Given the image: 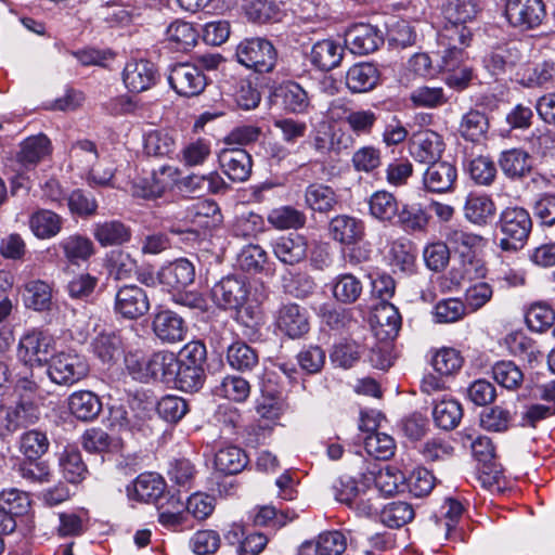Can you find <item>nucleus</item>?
<instances>
[{
	"label": "nucleus",
	"instance_id": "obj_1",
	"mask_svg": "<svg viewBox=\"0 0 555 555\" xmlns=\"http://www.w3.org/2000/svg\"><path fill=\"white\" fill-rule=\"evenodd\" d=\"M249 289L243 278L229 275L220 280L211 288L214 301L223 309H233L237 320L249 325L248 321L255 319L253 307L246 305Z\"/></svg>",
	"mask_w": 555,
	"mask_h": 555
},
{
	"label": "nucleus",
	"instance_id": "obj_2",
	"mask_svg": "<svg viewBox=\"0 0 555 555\" xmlns=\"http://www.w3.org/2000/svg\"><path fill=\"white\" fill-rule=\"evenodd\" d=\"M532 219L529 211L519 206L505 207L499 217V229L502 234L499 246L504 251L521 249L531 233Z\"/></svg>",
	"mask_w": 555,
	"mask_h": 555
},
{
	"label": "nucleus",
	"instance_id": "obj_3",
	"mask_svg": "<svg viewBox=\"0 0 555 555\" xmlns=\"http://www.w3.org/2000/svg\"><path fill=\"white\" fill-rule=\"evenodd\" d=\"M238 63L257 73L271 72L276 63V51L271 41L261 37L242 40L235 51Z\"/></svg>",
	"mask_w": 555,
	"mask_h": 555
},
{
	"label": "nucleus",
	"instance_id": "obj_4",
	"mask_svg": "<svg viewBox=\"0 0 555 555\" xmlns=\"http://www.w3.org/2000/svg\"><path fill=\"white\" fill-rule=\"evenodd\" d=\"M168 83L180 96L192 98L199 95L207 86L203 70L192 63H176L169 66Z\"/></svg>",
	"mask_w": 555,
	"mask_h": 555
},
{
	"label": "nucleus",
	"instance_id": "obj_5",
	"mask_svg": "<svg viewBox=\"0 0 555 555\" xmlns=\"http://www.w3.org/2000/svg\"><path fill=\"white\" fill-rule=\"evenodd\" d=\"M88 372V363L76 353H57L51 358L48 367L50 379L62 386H72L78 383L87 376Z\"/></svg>",
	"mask_w": 555,
	"mask_h": 555
},
{
	"label": "nucleus",
	"instance_id": "obj_6",
	"mask_svg": "<svg viewBox=\"0 0 555 555\" xmlns=\"http://www.w3.org/2000/svg\"><path fill=\"white\" fill-rule=\"evenodd\" d=\"M545 15V5L542 0H505L504 2L506 21L511 26L522 30L538 27Z\"/></svg>",
	"mask_w": 555,
	"mask_h": 555
},
{
	"label": "nucleus",
	"instance_id": "obj_7",
	"mask_svg": "<svg viewBox=\"0 0 555 555\" xmlns=\"http://www.w3.org/2000/svg\"><path fill=\"white\" fill-rule=\"evenodd\" d=\"M470 40L472 31L466 24H452L444 22V25L438 35L441 60H447L449 62L452 60H465V48L469 46ZM453 64L454 63H449V65Z\"/></svg>",
	"mask_w": 555,
	"mask_h": 555
},
{
	"label": "nucleus",
	"instance_id": "obj_8",
	"mask_svg": "<svg viewBox=\"0 0 555 555\" xmlns=\"http://www.w3.org/2000/svg\"><path fill=\"white\" fill-rule=\"evenodd\" d=\"M114 310L125 319L141 318L150 310L149 296L135 284L124 285L116 292Z\"/></svg>",
	"mask_w": 555,
	"mask_h": 555
},
{
	"label": "nucleus",
	"instance_id": "obj_9",
	"mask_svg": "<svg viewBox=\"0 0 555 555\" xmlns=\"http://www.w3.org/2000/svg\"><path fill=\"white\" fill-rule=\"evenodd\" d=\"M443 150L444 143L441 135L429 129L414 133L410 140V153L420 163L439 162Z\"/></svg>",
	"mask_w": 555,
	"mask_h": 555
},
{
	"label": "nucleus",
	"instance_id": "obj_10",
	"mask_svg": "<svg viewBox=\"0 0 555 555\" xmlns=\"http://www.w3.org/2000/svg\"><path fill=\"white\" fill-rule=\"evenodd\" d=\"M457 179V170L454 165L448 162L429 164L423 173V188L425 191L435 194L449 193L454 190Z\"/></svg>",
	"mask_w": 555,
	"mask_h": 555
},
{
	"label": "nucleus",
	"instance_id": "obj_11",
	"mask_svg": "<svg viewBox=\"0 0 555 555\" xmlns=\"http://www.w3.org/2000/svg\"><path fill=\"white\" fill-rule=\"evenodd\" d=\"M384 42L378 29L370 24H356L345 34V46L353 54L364 55L378 49Z\"/></svg>",
	"mask_w": 555,
	"mask_h": 555
},
{
	"label": "nucleus",
	"instance_id": "obj_12",
	"mask_svg": "<svg viewBox=\"0 0 555 555\" xmlns=\"http://www.w3.org/2000/svg\"><path fill=\"white\" fill-rule=\"evenodd\" d=\"M51 352V337L43 332L33 331L25 334L18 344L17 357L25 364L41 365Z\"/></svg>",
	"mask_w": 555,
	"mask_h": 555
},
{
	"label": "nucleus",
	"instance_id": "obj_13",
	"mask_svg": "<svg viewBox=\"0 0 555 555\" xmlns=\"http://www.w3.org/2000/svg\"><path fill=\"white\" fill-rule=\"evenodd\" d=\"M122 79L129 91L139 93L149 90L156 83L158 72L154 63L150 61H129L124 68Z\"/></svg>",
	"mask_w": 555,
	"mask_h": 555
},
{
	"label": "nucleus",
	"instance_id": "obj_14",
	"mask_svg": "<svg viewBox=\"0 0 555 555\" xmlns=\"http://www.w3.org/2000/svg\"><path fill=\"white\" fill-rule=\"evenodd\" d=\"M176 170L169 166H163L154 171L150 178H143L134 182L132 193L137 197L155 199L169 190L176 178Z\"/></svg>",
	"mask_w": 555,
	"mask_h": 555
},
{
	"label": "nucleus",
	"instance_id": "obj_15",
	"mask_svg": "<svg viewBox=\"0 0 555 555\" xmlns=\"http://www.w3.org/2000/svg\"><path fill=\"white\" fill-rule=\"evenodd\" d=\"M222 172L233 182H245L251 175V156L243 149H225L219 154Z\"/></svg>",
	"mask_w": 555,
	"mask_h": 555
},
{
	"label": "nucleus",
	"instance_id": "obj_16",
	"mask_svg": "<svg viewBox=\"0 0 555 555\" xmlns=\"http://www.w3.org/2000/svg\"><path fill=\"white\" fill-rule=\"evenodd\" d=\"M276 325L288 337L300 338L310 328L307 310L297 304L283 305L278 312Z\"/></svg>",
	"mask_w": 555,
	"mask_h": 555
},
{
	"label": "nucleus",
	"instance_id": "obj_17",
	"mask_svg": "<svg viewBox=\"0 0 555 555\" xmlns=\"http://www.w3.org/2000/svg\"><path fill=\"white\" fill-rule=\"evenodd\" d=\"M152 328L156 337L167 344L183 340L188 332L184 320L170 310L156 313L152 322Z\"/></svg>",
	"mask_w": 555,
	"mask_h": 555
},
{
	"label": "nucleus",
	"instance_id": "obj_18",
	"mask_svg": "<svg viewBox=\"0 0 555 555\" xmlns=\"http://www.w3.org/2000/svg\"><path fill=\"white\" fill-rule=\"evenodd\" d=\"M380 73L373 63L361 62L353 64L346 73L345 83L351 93H364L377 87Z\"/></svg>",
	"mask_w": 555,
	"mask_h": 555
},
{
	"label": "nucleus",
	"instance_id": "obj_19",
	"mask_svg": "<svg viewBox=\"0 0 555 555\" xmlns=\"http://www.w3.org/2000/svg\"><path fill=\"white\" fill-rule=\"evenodd\" d=\"M463 211L467 221L478 227H485L494 220L496 205L491 196L472 192L466 196Z\"/></svg>",
	"mask_w": 555,
	"mask_h": 555
},
{
	"label": "nucleus",
	"instance_id": "obj_20",
	"mask_svg": "<svg viewBox=\"0 0 555 555\" xmlns=\"http://www.w3.org/2000/svg\"><path fill=\"white\" fill-rule=\"evenodd\" d=\"M274 256L284 264L294 266L307 256L308 243L300 234L282 235L271 243Z\"/></svg>",
	"mask_w": 555,
	"mask_h": 555
},
{
	"label": "nucleus",
	"instance_id": "obj_21",
	"mask_svg": "<svg viewBox=\"0 0 555 555\" xmlns=\"http://www.w3.org/2000/svg\"><path fill=\"white\" fill-rule=\"evenodd\" d=\"M328 231L334 241L344 245H354L363 240L364 222L349 215H338L328 224Z\"/></svg>",
	"mask_w": 555,
	"mask_h": 555
},
{
	"label": "nucleus",
	"instance_id": "obj_22",
	"mask_svg": "<svg viewBox=\"0 0 555 555\" xmlns=\"http://www.w3.org/2000/svg\"><path fill=\"white\" fill-rule=\"evenodd\" d=\"M305 205L313 212L328 215L336 210L339 204V195L330 185L324 183H310L304 193Z\"/></svg>",
	"mask_w": 555,
	"mask_h": 555
},
{
	"label": "nucleus",
	"instance_id": "obj_23",
	"mask_svg": "<svg viewBox=\"0 0 555 555\" xmlns=\"http://www.w3.org/2000/svg\"><path fill=\"white\" fill-rule=\"evenodd\" d=\"M498 163L502 172L513 181L522 180L533 168L531 155L522 149L503 151Z\"/></svg>",
	"mask_w": 555,
	"mask_h": 555
},
{
	"label": "nucleus",
	"instance_id": "obj_24",
	"mask_svg": "<svg viewBox=\"0 0 555 555\" xmlns=\"http://www.w3.org/2000/svg\"><path fill=\"white\" fill-rule=\"evenodd\" d=\"M344 47L332 39L317 41L310 52L311 63L321 70H332L340 65Z\"/></svg>",
	"mask_w": 555,
	"mask_h": 555
},
{
	"label": "nucleus",
	"instance_id": "obj_25",
	"mask_svg": "<svg viewBox=\"0 0 555 555\" xmlns=\"http://www.w3.org/2000/svg\"><path fill=\"white\" fill-rule=\"evenodd\" d=\"M194 266L184 258L163 267L157 273L158 283L171 288L185 287L194 281Z\"/></svg>",
	"mask_w": 555,
	"mask_h": 555
},
{
	"label": "nucleus",
	"instance_id": "obj_26",
	"mask_svg": "<svg viewBox=\"0 0 555 555\" xmlns=\"http://www.w3.org/2000/svg\"><path fill=\"white\" fill-rule=\"evenodd\" d=\"M164 491V479L154 473L141 474L133 481L132 489L128 488L130 498L154 504H157Z\"/></svg>",
	"mask_w": 555,
	"mask_h": 555
},
{
	"label": "nucleus",
	"instance_id": "obj_27",
	"mask_svg": "<svg viewBox=\"0 0 555 555\" xmlns=\"http://www.w3.org/2000/svg\"><path fill=\"white\" fill-rule=\"evenodd\" d=\"M275 95L282 100L284 109L292 114H305L310 107L309 91L295 81H285L276 88Z\"/></svg>",
	"mask_w": 555,
	"mask_h": 555
},
{
	"label": "nucleus",
	"instance_id": "obj_28",
	"mask_svg": "<svg viewBox=\"0 0 555 555\" xmlns=\"http://www.w3.org/2000/svg\"><path fill=\"white\" fill-rule=\"evenodd\" d=\"M68 408L77 420L91 422L101 413L102 402L94 392L81 390L69 396Z\"/></svg>",
	"mask_w": 555,
	"mask_h": 555
},
{
	"label": "nucleus",
	"instance_id": "obj_29",
	"mask_svg": "<svg viewBox=\"0 0 555 555\" xmlns=\"http://www.w3.org/2000/svg\"><path fill=\"white\" fill-rule=\"evenodd\" d=\"M92 350L102 363H116L124 352L121 336L114 331H104L93 339Z\"/></svg>",
	"mask_w": 555,
	"mask_h": 555
},
{
	"label": "nucleus",
	"instance_id": "obj_30",
	"mask_svg": "<svg viewBox=\"0 0 555 555\" xmlns=\"http://www.w3.org/2000/svg\"><path fill=\"white\" fill-rule=\"evenodd\" d=\"M93 236L103 247L118 246L130 241L131 230L119 220H107L93 225Z\"/></svg>",
	"mask_w": 555,
	"mask_h": 555
},
{
	"label": "nucleus",
	"instance_id": "obj_31",
	"mask_svg": "<svg viewBox=\"0 0 555 555\" xmlns=\"http://www.w3.org/2000/svg\"><path fill=\"white\" fill-rule=\"evenodd\" d=\"M225 359L232 370L251 372L259 363L258 351L245 341L236 340L227 348Z\"/></svg>",
	"mask_w": 555,
	"mask_h": 555
},
{
	"label": "nucleus",
	"instance_id": "obj_32",
	"mask_svg": "<svg viewBox=\"0 0 555 555\" xmlns=\"http://www.w3.org/2000/svg\"><path fill=\"white\" fill-rule=\"evenodd\" d=\"M62 225V217L49 209H38L29 218L31 232L41 240L57 235Z\"/></svg>",
	"mask_w": 555,
	"mask_h": 555
},
{
	"label": "nucleus",
	"instance_id": "obj_33",
	"mask_svg": "<svg viewBox=\"0 0 555 555\" xmlns=\"http://www.w3.org/2000/svg\"><path fill=\"white\" fill-rule=\"evenodd\" d=\"M521 60L516 47L499 48L486 59V67L494 75L512 74Z\"/></svg>",
	"mask_w": 555,
	"mask_h": 555
},
{
	"label": "nucleus",
	"instance_id": "obj_34",
	"mask_svg": "<svg viewBox=\"0 0 555 555\" xmlns=\"http://www.w3.org/2000/svg\"><path fill=\"white\" fill-rule=\"evenodd\" d=\"M399 203L395 195L387 191H376L369 199V210L373 218L389 222L396 219L398 215Z\"/></svg>",
	"mask_w": 555,
	"mask_h": 555
},
{
	"label": "nucleus",
	"instance_id": "obj_35",
	"mask_svg": "<svg viewBox=\"0 0 555 555\" xmlns=\"http://www.w3.org/2000/svg\"><path fill=\"white\" fill-rule=\"evenodd\" d=\"M470 448L474 457L483 464V474L498 481L502 469L493 462L495 449L491 439L486 436H478L472 441Z\"/></svg>",
	"mask_w": 555,
	"mask_h": 555
},
{
	"label": "nucleus",
	"instance_id": "obj_36",
	"mask_svg": "<svg viewBox=\"0 0 555 555\" xmlns=\"http://www.w3.org/2000/svg\"><path fill=\"white\" fill-rule=\"evenodd\" d=\"M489 129V120L485 113L470 109L465 113L460 121L459 132L467 141H481Z\"/></svg>",
	"mask_w": 555,
	"mask_h": 555
},
{
	"label": "nucleus",
	"instance_id": "obj_37",
	"mask_svg": "<svg viewBox=\"0 0 555 555\" xmlns=\"http://www.w3.org/2000/svg\"><path fill=\"white\" fill-rule=\"evenodd\" d=\"M65 258L73 264L87 261L94 254L92 241L86 236L74 234L60 242Z\"/></svg>",
	"mask_w": 555,
	"mask_h": 555
},
{
	"label": "nucleus",
	"instance_id": "obj_38",
	"mask_svg": "<svg viewBox=\"0 0 555 555\" xmlns=\"http://www.w3.org/2000/svg\"><path fill=\"white\" fill-rule=\"evenodd\" d=\"M247 463L248 457L244 450L235 446L222 448L215 455V466L217 470L225 475L241 473L246 467Z\"/></svg>",
	"mask_w": 555,
	"mask_h": 555
},
{
	"label": "nucleus",
	"instance_id": "obj_39",
	"mask_svg": "<svg viewBox=\"0 0 555 555\" xmlns=\"http://www.w3.org/2000/svg\"><path fill=\"white\" fill-rule=\"evenodd\" d=\"M463 416L461 404L454 399L443 398L438 401L433 410L435 424L443 430L454 429Z\"/></svg>",
	"mask_w": 555,
	"mask_h": 555
},
{
	"label": "nucleus",
	"instance_id": "obj_40",
	"mask_svg": "<svg viewBox=\"0 0 555 555\" xmlns=\"http://www.w3.org/2000/svg\"><path fill=\"white\" fill-rule=\"evenodd\" d=\"M50 441L47 434L30 429L23 433L18 440V450L26 460L37 461L41 459L49 450Z\"/></svg>",
	"mask_w": 555,
	"mask_h": 555
},
{
	"label": "nucleus",
	"instance_id": "obj_41",
	"mask_svg": "<svg viewBox=\"0 0 555 555\" xmlns=\"http://www.w3.org/2000/svg\"><path fill=\"white\" fill-rule=\"evenodd\" d=\"M23 298L27 308L35 311L49 310L52 305V289L43 281H30L25 284Z\"/></svg>",
	"mask_w": 555,
	"mask_h": 555
},
{
	"label": "nucleus",
	"instance_id": "obj_42",
	"mask_svg": "<svg viewBox=\"0 0 555 555\" xmlns=\"http://www.w3.org/2000/svg\"><path fill=\"white\" fill-rule=\"evenodd\" d=\"M50 152V141L43 135L27 138L21 152L17 154V160L26 168L36 166Z\"/></svg>",
	"mask_w": 555,
	"mask_h": 555
},
{
	"label": "nucleus",
	"instance_id": "obj_43",
	"mask_svg": "<svg viewBox=\"0 0 555 555\" xmlns=\"http://www.w3.org/2000/svg\"><path fill=\"white\" fill-rule=\"evenodd\" d=\"M363 291L362 282L351 273L339 274L333 282V296L341 304L356 302Z\"/></svg>",
	"mask_w": 555,
	"mask_h": 555
},
{
	"label": "nucleus",
	"instance_id": "obj_44",
	"mask_svg": "<svg viewBox=\"0 0 555 555\" xmlns=\"http://www.w3.org/2000/svg\"><path fill=\"white\" fill-rule=\"evenodd\" d=\"M178 358L169 351H158L151 356V379L172 384L178 367Z\"/></svg>",
	"mask_w": 555,
	"mask_h": 555
},
{
	"label": "nucleus",
	"instance_id": "obj_45",
	"mask_svg": "<svg viewBox=\"0 0 555 555\" xmlns=\"http://www.w3.org/2000/svg\"><path fill=\"white\" fill-rule=\"evenodd\" d=\"M374 319L377 324V335L384 339H392L401 327V317L393 305L384 304L376 309Z\"/></svg>",
	"mask_w": 555,
	"mask_h": 555
},
{
	"label": "nucleus",
	"instance_id": "obj_46",
	"mask_svg": "<svg viewBox=\"0 0 555 555\" xmlns=\"http://www.w3.org/2000/svg\"><path fill=\"white\" fill-rule=\"evenodd\" d=\"M198 33L191 23L175 21L167 28V39L178 51H188L197 42Z\"/></svg>",
	"mask_w": 555,
	"mask_h": 555
},
{
	"label": "nucleus",
	"instance_id": "obj_47",
	"mask_svg": "<svg viewBox=\"0 0 555 555\" xmlns=\"http://www.w3.org/2000/svg\"><path fill=\"white\" fill-rule=\"evenodd\" d=\"M477 13L476 4L472 0H443L441 14L444 22L452 24H467Z\"/></svg>",
	"mask_w": 555,
	"mask_h": 555
},
{
	"label": "nucleus",
	"instance_id": "obj_48",
	"mask_svg": "<svg viewBox=\"0 0 555 555\" xmlns=\"http://www.w3.org/2000/svg\"><path fill=\"white\" fill-rule=\"evenodd\" d=\"M411 504L402 501L391 502L379 512L380 521L389 528H400L414 518Z\"/></svg>",
	"mask_w": 555,
	"mask_h": 555
},
{
	"label": "nucleus",
	"instance_id": "obj_49",
	"mask_svg": "<svg viewBox=\"0 0 555 555\" xmlns=\"http://www.w3.org/2000/svg\"><path fill=\"white\" fill-rule=\"evenodd\" d=\"M306 220V215L293 206H281L268 215L269 223L280 230L300 229Z\"/></svg>",
	"mask_w": 555,
	"mask_h": 555
},
{
	"label": "nucleus",
	"instance_id": "obj_50",
	"mask_svg": "<svg viewBox=\"0 0 555 555\" xmlns=\"http://www.w3.org/2000/svg\"><path fill=\"white\" fill-rule=\"evenodd\" d=\"M399 224L410 231H423L427 227L430 216L421 204H404L398 209L396 217Z\"/></svg>",
	"mask_w": 555,
	"mask_h": 555
},
{
	"label": "nucleus",
	"instance_id": "obj_51",
	"mask_svg": "<svg viewBox=\"0 0 555 555\" xmlns=\"http://www.w3.org/2000/svg\"><path fill=\"white\" fill-rule=\"evenodd\" d=\"M205 379V369L184 366L179 362L172 384L184 392H196L203 387Z\"/></svg>",
	"mask_w": 555,
	"mask_h": 555
},
{
	"label": "nucleus",
	"instance_id": "obj_52",
	"mask_svg": "<svg viewBox=\"0 0 555 555\" xmlns=\"http://www.w3.org/2000/svg\"><path fill=\"white\" fill-rule=\"evenodd\" d=\"M63 477L70 483L80 482L87 473L81 454L75 449H66L60 457Z\"/></svg>",
	"mask_w": 555,
	"mask_h": 555
},
{
	"label": "nucleus",
	"instance_id": "obj_53",
	"mask_svg": "<svg viewBox=\"0 0 555 555\" xmlns=\"http://www.w3.org/2000/svg\"><path fill=\"white\" fill-rule=\"evenodd\" d=\"M189 215L192 217L193 222L206 228L216 227L222 221L218 204L210 199H203L193 204L189 208Z\"/></svg>",
	"mask_w": 555,
	"mask_h": 555
},
{
	"label": "nucleus",
	"instance_id": "obj_54",
	"mask_svg": "<svg viewBox=\"0 0 555 555\" xmlns=\"http://www.w3.org/2000/svg\"><path fill=\"white\" fill-rule=\"evenodd\" d=\"M464 60H456L451 61L450 63H454L453 65H449V61L441 60V69L444 72L446 77L444 81L446 83L455 90H464L468 87L472 78L473 73L472 69L466 66L464 63Z\"/></svg>",
	"mask_w": 555,
	"mask_h": 555
},
{
	"label": "nucleus",
	"instance_id": "obj_55",
	"mask_svg": "<svg viewBox=\"0 0 555 555\" xmlns=\"http://www.w3.org/2000/svg\"><path fill=\"white\" fill-rule=\"evenodd\" d=\"M215 392L229 400L244 402L250 393V385L241 376L228 375L216 387Z\"/></svg>",
	"mask_w": 555,
	"mask_h": 555
},
{
	"label": "nucleus",
	"instance_id": "obj_56",
	"mask_svg": "<svg viewBox=\"0 0 555 555\" xmlns=\"http://www.w3.org/2000/svg\"><path fill=\"white\" fill-rule=\"evenodd\" d=\"M175 149V139L166 130H153L145 135L144 151L150 156H169Z\"/></svg>",
	"mask_w": 555,
	"mask_h": 555
},
{
	"label": "nucleus",
	"instance_id": "obj_57",
	"mask_svg": "<svg viewBox=\"0 0 555 555\" xmlns=\"http://www.w3.org/2000/svg\"><path fill=\"white\" fill-rule=\"evenodd\" d=\"M364 449L369 455L386 461L395 454L396 444L391 436L374 433L364 438Z\"/></svg>",
	"mask_w": 555,
	"mask_h": 555
},
{
	"label": "nucleus",
	"instance_id": "obj_58",
	"mask_svg": "<svg viewBox=\"0 0 555 555\" xmlns=\"http://www.w3.org/2000/svg\"><path fill=\"white\" fill-rule=\"evenodd\" d=\"M512 421L511 412L501 406H493L480 413V426L487 431H506Z\"/></svg>",
	"mask_w": 555,
	"mask_h": 555
},
{
	"label": "nucleus",
	"instance_id": "obj_59",
	"mask_svg": "<svg viewBox=\"0 0 555 555\" xmlns=\"http://www.w3.org/2000/svg\"><path fill=\"white\" fill-rule=\"evenodd\" d=\"M492 374L495 382L507 389L517 388L524 379L522 372L512 361L496 362L492 367Z\"/></svg>",
	"mask_w": 555,
	"mask_h": 555
},
{
	"label": "nucleus",
	"instance_id": "obj_60",
	"mask_svg": "<svg viewBox=\"0 0 555 555\" xmlns=\"http://www.w3.org/2000/svg\"><path fill=\"white\" fill-rule=\"evenodd\" d=\"M189 411L188 402L177 396L163 397L157 403L158 415L169 423L182 420Z\"/></svg>",
	"mask_w": 555,
	"mask_h": 555
},
{
	"label": "nucleus",
	"instance_id": "obj_61",
	"mask_svg": "<svg viewBox=\"0 0 555 555\" xmlns=\"http://www.w3.org/2000/svg\"><path fill=\"white\" fill-rule=\"evenodd\" d=\"M415 106L438 107L447 103L448 98L441 87L421 86L414 89L410 96Z\"/></svg>",
	"mask_w": 555,
	"mask_h": 555
},
{
	"label": "nucleus",
	"instance_id": "obj_62",
	"mask_svg": "<svg viewBox=\"0 0 555 555\" xmlns=\"http://www.w3.org/2000/svg\"><path fill=\"white\" fill-rule=\"evenodd\" d=\"M332 493L336 501L353 506L354 501L360 495L361 488H359L357 480L350 476H340L332 483Z\"/></svg>",
	"mask_w": 555,
	"mask_h": 555
},
{
	"label": "nucleus",
	"instance_id": "obj_63",
	"mask_svg": "<svg viewBox=\"0 0 555 555\" xmlns=\"http://www.w3.org/2000/svg\"><path fill=\"white\" fill-rule=\"evenodd\" d=\"M375 487L373 488L379 494L393 495L399 491V487L404 481V476L397 468L387 466L380 469L374 478Z\"/></svg>",
	"mask_w": 555,
	"mask_h": 555
},
{
	"label": "nucleus",
	"instance_id": "obj_64",
	"mask_svg": "<svg viewBox=\"0 0 555 555\" xmlns=\"http://www.w3.org/2000/svg\"><path fill=\"white\" fill-rule=\"evenodd\" d=\"M267 260L268 255L259 245L245 246L237 257L241 269L254 273L262 271Z\"/></svg>",
	"mask_w": 555,
	"mask_h": 555
}]
</instances>
